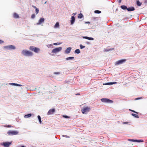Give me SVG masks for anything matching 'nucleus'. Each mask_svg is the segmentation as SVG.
Wrapping results in <instances>:
<instances>
[{
  "label": "nucleus",
  "mask_w": 147,
  "mask_h": 147,
  "mask_svg": "<svg viewBox=\"0 0 147 147\" xmlns=\"http://www.w3.org/2000/svg\"><path fill=\"white\" fill-rule=\"evenodd\" d=\"M140 98H137L135 99L136 100H138V99H140Z\"/></svg>",
  "instance_id": "de8ad7c7"
},
{
  "label": "nucleus",
  "mask_w": 147,
  "mask_h": 147,
  "mask_svg": "<svg viewBox=\"0 0 147 147\" xmlns=\"http://www.w3.org/2000/svg\"><path fill=\"white\" fill-rule=\"evenodd\" d=\"M37 117L38 119V120H39L40 123V124H41L42 123V121H41V118L40 116V115H38V116Z\"/></svg>",
  "instance_id": "b1692460"
},
{
  "label": "nucleus",
  "mask_w": 147,
  "mask_h": 147,
  "mask_svg": "<svg viewBox=\"0 0 147 147\" xmlns=\"http://www.w3.org/2000/svg\"><path fill=\"white\" fill-rule=\"evenodd\" d=\"M76 14V13H73V14H72V15L74 16H75Z\"/></svg>",
  "instance_id": "a18cd8bd"
},
{
  "label": "nucleus",
  "mask_w": 147,
  "mask_h": 147,
  "mask_svg": "<svg viewBox=\"0 0 147 147\" xmlns=\"http://www.w3.org/2000/svg\"><path fill=\"white\" fill-rule=\"evenodd\" d=\"M128 122H124L123 123V124H127L128 123Z\"/></svg>",
  "instance_id": "37998d69"
},
{
  "label": "nucleus",
  "mask_w": 147,
  "mask_h": 147,
  "mask_svg": "<svg viewBox=\"0 0 147 147\" xmlns=\"http://www.w3.org/2000/svg\"><path fill=\"white\" fill-rule=\"evenodd\" d=\"M32 7H34V8H35V9H36V8H37V7H36V6H34V5H33L32 6Z\"/></svg>",
  "instance_id": "49530a36"
},
{
  "label": "nucleus",
  "mask_w": 147,
  "mask_h": 147,
  "mask_svg": "<svg viewBox=\"0 0 147 147\" xmlns=\"http://www.w3.org/2000/svg\"><path fill=\"white\" fill-rule=\"evenodd\" d=\"M30 49L31 50L34 52L36 53H39L40 51V49L39 48L35 47L34 46L30 47Z\"/></svg>",
  "instance_id": "20e7f679"
},
{
  "label": "nucleus",
  "mask_w": 147,
  "mask_h": 147,
  "mask_svg": "<svg viewBox=\"0 0 147 147\" xmlns=\"http://www.w3.org/2000/svg\"><path fill=\"white\" fill-rule=\"evenodd\" d=\"M46 46L48 48H53V45L52 44L48 45H46Z\"/></svg>",
  "instance_id": "cd10ccee"
},
{
  "label": "nucleus",
  "mask_w": 147,
  "mask_h": 147,
  "mask_svg": "<svg viewBox=\"0 0 147 147\" xmlns=\"http://www.w3.org/2000/svg\"><path fill=\"white\" fill-rule=\"evenodd\" d=\"M121 7L123 9H127V7L125 5H121Z\"/></svg>",
  "instance_id": "5701e85b"
},
{
  "label": "nucleus",
  "mask_w": 147,
  "mask_h": 147,
  "mask_svg": "<svg viewBox=\"0 0 147 147\" xmlns=\"http://www.w3.org/2000/svg\"><path fill=\"white\" fill-rule=\"evenodd\" d=\"M127 10L128 11H130L134 10L135 9L133 7H131L127 8Z\"/></svg>",
  "instance_id": "6ab92c4d"
},
{
  "label": "nucleus",
  "mask_w": 147,
  "mask_h": 147,
  "mask_svg": "<svg viewBox=\"0 0 147 147\" xmlns=\"http://www.w3.org/2000/svg\"><path fill=\"white\" fill-rule=\"evenodd\" d=\"M55 111V109H50L47 113V115H49L53 114Z\"/></svg>",
  "instance_id": "9d476101"
},
{
  "label": "nucleus",
  "mask_w": 147,
  "mask_h": 147,
  "mask_svg": "<svg viewBox=\"0 0 147 147\" xmlns=\"http://www.w3.org/2000/svg\"><path fill=\"white\" fill-rule=\"evenodd\" d=\"M71 47H69L67 48L65 51V53L66 54L69 53L71 51Z\"/></svg>",
  "instance_id": "4468645a"
},
{
  "label": "nucleus",
  "mask_w": 147,
  "mask_h": 147,
  "mask_svg": "<svg viewBox=\"0 0 147 147\" xmlns=\"http://www.w3.org/2000/svg\"><path fill=\"white\" fill-rule=\"evenodd\" d=\"M4 42L3 41H2L1 40H0V44L3 43Z\"/></svg>",
  "instance_id": "ea45409f"
},
{
  "label": "nucleus",
  "mask_w": 147,
  "mask_h": 147,
  "mask_svg": "<svg viewBox=\"0 0 147 147\" xmlns=\"http://www.w3.org/2000/svg\"><path fill=\"white\" fill-rule=\"evenodd\" d=\"M13 16L15 18H20L19 15L16 13H13Z\"/></svg>",
  "instance_id": "f3484780"
},
{
  "label": "nucleus",
  "mask_w": 147,
  "mask_h": 147,
  "mask_svg": "<svg viewBox=\"0 0 147 147\" xmlns=\"http://www.w3.org/2000/svg\"><path fill=\"white\" fill-rule=\"evenodd\" d=\"M118 1V2L119 3H120L121 2L122 0H117Z\"/></svg>",
  "instance_id": "79ce46f5"
},
{
  "label": "nucleus",
  "mask_w": 147,
  "mask_h": 147,
  "mask_svg": "<svg viewBox=\"0 0 147 147\" xmlns=\"http://www.w3.org/2000/svg\"><path fill=\"white\" fill-rule=\"evenodd\" d=\"M59 22H57L54 26V27L55 29L59 28Z\"/></svg>",
  "instance_id": "2eb2a0df"
},
{
  "label": "nucleus",
  "mask_w": 147,
  "mask_h": 147,
  "mask_svg": "<svg viewBox=\"0 0 147 147\" xmlns=\"http://www.w3.org/2000/svg\"><path fill=\"white\" fill-rule=\"evenodd\" d=\"M137 4L138 6H140L141 5L142 3L139 1H137Z\"/></svg>",
  "instance_id": "c756f323"
},
{
  "label": "nucleus",
  "mask_w": 147,
  "mask_h": 147,
  "mask_svg": "<svg viewBox=\"0 0 147 147\" xmlns=\"http://www.w3.org/2000/svg\"><path fill=\"white\" fill-rule=\"evenodd\" d=\"M90 107H86L83 108L81 111L82 113L86 114L90 111Z\"/></svg>",
  "instance_id": "7ed1b4c3"
},
{
  "label": "nucleus",
  "mask_w": 147,
  "mask_h": 147,
  "mask_svg": "<svg viewBox=\"0 0 147 147\" xmlns=\"http://www.w3.org/2000/svg\"><path fill=\"white\" fill-rule=\"evenodd\" d=\"M94 13H101V11L99 10H95L94 11Z\"/></svg>",
  "instance_id": "2f4dec72"
},
{
  "label": "nucleus",
  "mask_w": 147,
  "mask_h": 147,
  "mask_svg": "<svg viewBox=\"0 0 147 147\" xmlns=\"http://www.w3.org/2000/svg\"><path fill=\"white\" fill-rule=\"evenodd\" d=\"M35 11H36V14H37L39 12V9L38 8H36V9H35Z\"/></svg>",
  "instance_id": "473e14b6"
},
{
  "label": "nucleus",
  "mask_w": 147,
  "mask_h": 147,
  "mask_svg": "<svg viewBox=\"0 0 147 147\" xmlns=\"http://www.w3.org/2000/svg\"><path fill=\"white\" fill-rule=\"evenodd\" d=\"M4 48L8 50H14L16 49V47L12 45H9L4 47Z\"/></svg>",
  "instance_id": "6e6552de"
},
{
  "label": "nucleus",
  "mask_w": 147,
  "mask_h": 147,
  "mask_svg": "<svg viewBox=\"0 0 147 147\" xmlns=\"http://www.w3.org/2000/svg\"><path fill=\"white\" fill-rule=\"evenodd\" d=\"M63 117L66 118H69V117L68 116H66V115H63Z\"/></svg>",
  "instance_id": "e433bc0d"
},
{
  "label": "nucleus",
  "mask_w": 147,
  "mask_h": 147,
  "mask_svg": "<svg viewBox=\"0 0 147 147\" xmlns=\"http://www.w3.org/2000/svg\"><path fill=\"white\" fill-rule=\"evenodd\" d=\"M12 142H5L1 143L0 144L3 146L4 147H9L11 145Z\"/></svg>",
  "instance_id": "423d86ee"
},
{
  "label": "nucleus",
  "mask_w": 147,
  "mask_h": 147,
  "mask_svg": "<svg viewBox=\"0 0 147 147\" xmlns=\"http://www.w3.org/2000/svg\"><path fill=\"white\" fill-rule=\"evenodd\" d=\"M19 131H18L9 130L7 132V134L9 136H13L18 135L19 134Z\"/></svg>",
  "instance_id": "f03ea898"
},
{
  "label": "nucleus",
  "mask_w": 147,
  "mask_h": 147,
  "mask_svg": "<svg viewBox=\"0 0 147 147\" xmlns=\"http://www.w3.org/2000/svg\"><path fill=\"white\" fill-rule=\"evenodd\" d=\"M21 147H25L24 146H22Z\"/></svg>",
  "instance_id": "8fccbe9b"
},
{
  "label": "nucleus",
  "mask_w": 147,
  "mask_h": 147,
  "mask_svg": "<svg viewBox=\"0 0 147 147\" xmlns=\"http://www.w3.org/2000/svg\"><path fill=\"white\" fill-rule=\"evenodd\" d=\"M129 110L130 111H132V112H134V113H137V114H138V112H136V111H134V110H131V109H129Z\"/></svg>",
  "instance_id": "4c0bfd02"
},
{
  "label": "nucleus",
  "mask_w": 147,
  "mask_h": 147,
  "mask_svg": "<svg viewBox=\"0 0 147 147\" xmlns=\"http://www.w3.org/2000/svg\"><path fill=\"white\" fill-rule=\"evenodd\" d=\"M62 136H64L65 137H66V138H69V137L68 136H67L65 135H63Z\"/></svg>",
  "instance_id": "a19ab883"
},
{
  "label": "nucleus",
  "mask_w": 147,
  "mask_h": 147,
  "mask_svg": "<svg viewBox=\"0 0 147 147\" xmlns=\"http://www.w3.org/2000/svg\"><path fill=\"white\" fill-rule=\"evenodd\" d=\"M131 115L132 116H134V117H135V118H139V116L138 115H137L136 114L132 113Z\"/></svg>",
  "instance_id": "393cba45"
},
{
  "label": "nucleus",
  "mask_w": 147,
  "mask_h": 147,
  "mask_svg": "<svg viewBox=\"0 0 147 147\" xmlns=\"http://www.w3.org/2000/svg\"><path fill=\"white\" fill-rule=\"evenodd\" d=\"M6 127H12V126L10 125H8L7 126H6Z\"/></svg>",
  "instance_id": "58836bf2"
},
{
  "label": "nucleus",
  "mask_w": 147,
  "mask_h": 147,
  "mask_svg": "<svg viewBox=\"0 0 147 147\" xmlns=\"http://www.w3.org/2000/svg\"><path fill=\"white\" fill-rule=\"evenodd\" d=\"M128 140L130 141L133 142H142L143 141L142 140H134V139H128Z\"/></svg>",
  "instance_id": "9b49d317"
},
{
  "label": "nucleus",
  "mask_w": 147,
  "mask_h": 147,
  "mask_svg": "<svg viewBox=\"0 0 147 147\" xmlns=\"http://www.w3.org/2000/svg\"><path fill=\"white\" fill-rule=\"evenodd\" d=\"M32 115L31 114H29L26 115H25L24 116V117L25 118H27L30 117Z\"/></svg>",
  "instance_id": "4be33fe9"
},
{
  "label": "nucleus",
  "mask_w": 147,
  "mask_h": 147,
  "mask_svg": "<svg viewBox=\"0 0 147 147\" xmlns=\"http://www.w3.org/2000/svg\"><path fill=\"white\" fill-rule=\"evenodd\" d=\"M75 20V18L74 16L71 17L70 20L71 24L73 25L74 23Z\"/></svg>",
  "instance_id": "f8f14e48"
},
{
  "label": "nucleus",
  "mask_w": 147,
  "mask_h": 147,
  "mask_svg": "<svg viewBox=\"0 0 147 147\" xmlns=\"http://www.w3.org/2000/svg\"><path fill=\"white\" fill-rule=\"evenodd\" d=\"M112 49H109V48H107L106 49H105L104 51L105 52H107L111 50H112Z\"/></svg>",
  "instance_id": "a878e982"
},
{
  "label": "nucleus",
  "mask_w": 147,
  "mask_h": 147,
  "mask_svg": "<svg viewBox=\"0 0 147 147\" xmlns=\"http://www.w3.org/2000/svg\"><path fill=\"white\" fill-rule=\"evenodd\" d=\"M74 58V57H67L65 59L66 60H73Z\"/></svg>",
  "instance_id": "412c9836"
},
{
  "label": "nucleus",
  "mask_w": 147,
  "mask_h": 147,
  "mask_svg": "<svg viewBox=\"0 0 147 147\" xmlns=\"http://www.w3.org/2000/svg\"><path fill=\"white\" fill-rule=\"evenodd\" d=\"M54 74L55 75H59L60 74L59 72H55L54 73Z\"/></svg>",
  "instance_id": "f704fd0d"
},
{
  "label": "nucleus",
  "mask_w": 147,
  "mask_h": 147,
  "mask_svg": "<svg viewBox=\"0 0 147 147\" xmlns=\"http://www.w3.org/2000/svg\"><path fill=\"white\" fill-rule=\"evenodd\" d=\"M126 61L125 59H121L116 61L115 64L116 65H121L124 63Z\"/></svg>",
  "instance_id": "0eeeda50"
},
{
  "label": "nucleus",
  "mask_w": 147,
  "mask_h": 147,
  "mask_svg": "<svg viewBox=\"0 0 147 147\" xmlns=\"http://www.w3.org/2000/svg\"><path fill=\"white\" fill-rule=\"evenodd\" d=\"M101 101L104 102H106L108 103H112L113 101L107 98H103L101 99Z\"/></svg>",
  "instance_id": "1a4fd4ad"
},
{
  "label": "nucleus",
  "mask_w": 147,
  "mask_h": 147,
  "mask_svg": "<svg viewBox=\"0 0 147 147\" xmlns=\"http://www.w3.org/2000/svg\"><path fill=\"white\" fill-rule=\"evenodd\" d=\"M62 49L61 47L56 48L53 49L52 51V53H53L56 54L61 51Z\"/></svg>",
  "instance_id": "39448f33"
},
{
  "label": "nucleus",
  "mask_w": 147,
  "mask_h": 147,
  "mask_svg": "<svg viewBox=\"0 0 147 147\" xmlns=\"http://www.w3.org/2000/svg\"><path fill=\"white\" fill-rule=\"evenodd\" d=\"M90 23L89 22H85L86 24H89Z\"/></svg>",
  "instance_id": "c03bdc74"
},
{
  "label": "nucleus",
  "mask_w": 147,
  "mask_h": 147,
  "mask_svg": "<svg viewBox=\"0 0 147 147\" xmlns=\"http://www.w3.org/2000/svg\"><path fill=\"white\" fill-rule=\"evenodd\" d=\"M62 43L61 42H57V43H54L53 44V45H58L61 44Z\"/></svg>",
  "instance_id": "7c9ffc66"
},
{
  "label": "nucleus",
  "mask_w": 147,
  "mask_h": 147,
  "mask_svg": "<svg viewBox=\"0 0 147 147\" xmlns=\"http://www.w3.org/2000/svg\"><path fill=\"white\" fill-rule=\"evenodd\" d=\"M45 20V19L43 18H40L38 20V22L37 23V24L40 25L42 23H43Z\"/></svg>",
  "instance_id": "ddd939ff"
},
{
  "label": "nucleus",
  "mask_w": 147,
  "mask_h": 147,
  "mask_svg": "<svg viewBox=\"0 0 147 147\" xmlns=\"http://www.w3.org/2000/svg\"><path fill=\"white\" fill-rule=\"evenodd\" d=\"M35 15L34 14H33L32 15L31 17L32 19H34L35 18Z\"/></svg>",
  "instance_id": "c9c22d12"
},
{
  "label": "nucleus",
  "mask_w": 147,
  "mask_h": 147,
  "mask_svg": "<svg viewBox=\"0 0 147 147\" xmlns=\"http://www.w3.org/2000/svg\"><path fill=\"white\" fill-rule=\"evenodd\" d=\"M117 83L116 82H111L107 83H106L105 84H103V85H112L114 84H117Z\"/></svg>",
  "instance_id": "a211bd4d"
},
{
  "label": "nucleus",
  "mask_w": 147,
  "mask_h": 147,
  "mask_svg": "<svg viewBox=\"0 0 147 147\" xmlns=\"http://www.w3.org/2000/svg\"><path fill=\"white\" fill-rule=\"evenodd\" d=\"M22 54L24 56L32 57L33 55V53L26 49L23 50L22 51Z\"/></svg>",
  "instance_id": "f257e3e1"
},
{
  "label": "nucleus",
  "mask_w": 147,
  "mask_h": 147,
  "mask_svg": "<svg viewBox=\"0 0 147 147\" xmlns=\"http://www.w3.org/2000/svg\"><path fill=\"white\" fill-rule=\"evenodd\" d=\"M47 3V1H46L44 3H45V4H46V3Z\"/></svg>",
  "instance_id": "09e8293b"
},
{
  "label": "nucleus",
  "mask_w": 147,
  "mask_h": 147,
  "mask_svg": "<svg viewBox=\"0 0 147 147\" xmlns=\"http://www.w3.org/2000/svg\"><path fill=\"white\" fill-rule=\"evenodd\" d=\"M80 47L81 49H82L85 47V46H83L82 45H80Z\"/></svg>",
  "instance_id": "72a5a7b5"
},
{
  "label": "nucleus",
  "mask_w": 147,
  "mask_h": 147,
  "mask_svg": "<svg viewBox=\"0 0 147 147\" xmlns=\"http://www.w3.org/2000/svg\"><path fill=\"white\" fill-rule=\"evenodd\" d=\"M83 38L89 40H94V38L91 37H88V36H83Z\"/></svg>",
  "instance_id": "dca6fc26"
},
{
  "label": "nucleus",
  "mask_w": 147,
  "mask_h": 147,
  "mask_svg": "<svg viewBox=\"0 0 147 147\" xmlns=\"http://www.w3.org/2000/svg\"><path fill=\"white\" fill-rule=\"evenodd\" d=\"M79 94H76V95H79Z\"/></svg>",
  "instance_id": "3c124183"
},
{
  "label": "nucleus",
  "mask_w": 147,
  "mask_h": 147,
  "mask_svg": "<svg viewBox=\"0 0 147 147\" xmlns=\"http://www.w3.org/2000/svg\"><path fill=\"white\" fill-rule=\"evenodd\" d=\"M75 53L77 54H79L80 53V51L79 49H77L75 51Z\"/></svg>",
  "instance_id": "bb28decb"
},
{
  "label": "nucleus",
  "mask_w": 147,
  "mask_h": 147,
  "mask_svg": "<svg viewBox=\"0 0 147 147\" xmlns=\"http://www.w3.org/2000/svg\"><path fill=\"white\" fill-rule=\"evenodd\" d=\"M9 84L11 85H12L13 86H22V85L21 84H17L14 83H10Z\"/></svg>",
  "instance_id": "aec40b11"
},
{
  "label": "nucleus",
  "mask_w": 147,
  "mask_h": 147,
  "mask_svg": "<svg viewBox=\"0 0 147 147\" xmlns=\"http://www.w3.org/2000/svg\"><path fill=\"white\" fill-rule=\"evenodd\" d=\"M83 15L82 14L80 13L78 15V18H81L83 17Z\"/></svg>",
  "instance_id": "c85d7f7f"
}]
</instances>
